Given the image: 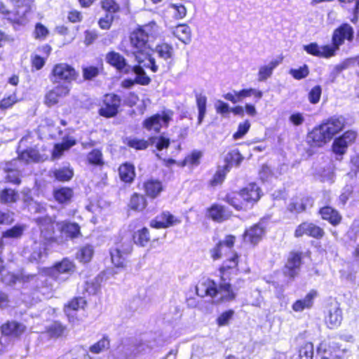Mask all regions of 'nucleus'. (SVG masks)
I'll use <instances>...</instances> for the list:
<instances>
[{"instance_id": "obj_1", "label": "nucleus", "mask_w": 359, "mask_h": 359, "mask_svg": "<svg viewBox=\"0 0 359 359\" xmlns=\"http://www.w3.org/2000/svg\"><path fill=\"white\" fill-rule=\"evenodd\" d=\"M219 273V284L217 285L214 280L208 279L202 285L205 287L204 294L202 297L215 298L219 293L220 297L215 303L222 304L233 302L236 299L238 290L233 287L230 281L233 275L238 273H249L250 267L247 259L242 260L241 255L234 251L227 257L218 268Z\"/></svg>"}, {"instance_id": "obj_2", "label": "nucleus", "mask_w": 359, "mask_h": 359, "mask_svg": "<svg viewBox=\"0 0 359 359\" xmlns=\"http://www.w3.org/2000/svg\"><path fill=\"white\" fill-rule=\"evenodd\" d=\"M346 124V118L341 115L330 116L307 133L306 142L311 148L323 147L341 132Z\"/></svg>"}, {"instance_id": "obj_3", "label": "nucleus", "mask_w": 359, "mask_h": 359, "mask_svg": "<svg viewBox=\"0 0 359 359\" xmlns=\"http://www.w3.org/2000/svg\"><path fill=\"white\" fill-rule=\"evenodd\" d=\"M158 34V26L154 21L142 25H137L129 34L131 53L139 63L143 62L142 57L147 56L151 50L150 39H154Z\"/></svg>"}, {"instance_id": "obj_4", "label": "nucleus", "mask_w": 359, "mask_h": 359, "mask_svg": "<svg viewBox=\"0 0 359 359\" xmlns=\"http://www.w3.org/2000/svg\"><path fill=\"white\" fill-rule=\"evenodd\" d=\"M261 196V188L256 182H250L238 190L226 193L223 200L236 211H247L259 201Z\"/></svg>"}, {"instance_id": "obj_5", "label": "nucleus", "mask_w": 359, "mask_h": 359, "mask_svg": "<svg viewBox=\"0 0 359 359\" xmlns=\"http://www.w3.org/2000/svg\"><path fill=\"white\" fill-rule=\"evenodd\" d=\"M15 4V8L8 11L0 0V13L4 15L13 26H22L28 21L27 15L32 11L33 0H11Z\"/></svg>"}, {"instance_id": "obj_6", "label": "nucleus", "mask_w": 359, "mask_h": 359, "mask_svg": "<svg viewBox=\"0 0 359 359\" xmlns=\"http://www.w3.org/2000/svg\"><path fill=\"white\" fill-rule=\"evenodd\" d=\"M97 114L105 118L116 117L121 111L122 99L114 93L104 94L97 104Z\"/></svg>"}, {"instance_id": "obj_7", "label": "nucleus", "mask_w": 359, "mask_h": 359, "mask_svg": "<svg viewBox=\"0 0 359 359\" xmlns=\"http://www.w3.org/2000/svg\"><path fill=\"white\" fill-rule=\"evenodd\" d=\"M79 77V72L70 64L59 62L53 65L49 74L52 83L67 85L76 81Z\"/></svg>"}, {"instance_id": "obj_8", "label": "nucleus", "mask_w": 359, "mask_h": 359, "mask_svg": "<svg viewBox=\"0 0 359 359\" xmlns=\"http://www.w3.org/2000/svg\"><path fill=\"white\" fill-rule=\"evenodd\" d=\"M173 114L171 109L163 110L161 113L154 114L144 118L142 126L149 132L159 133L163 128H167L169 126Z\"/></svg>"}, {"instance_id": "obj_9", "label": "nucleus", "mask_w": 359, "mask_h": 359, "mask_svg": "<svg viewBox=\"0 0 359 359\" xmlns=\"http://www.w3.org/2000/svg\"><path fill=\"white\" fill-rule=\"evenodd\" d=\"M305 255L309 257L311 252L307 250L306 252L304 253L295 250H291L283 268V276L290 280L294 279L299 274Z\"/></svg>"}, {"instance_id": "obj_10", "label": "nucleus", "mask_w": 359, "mask_h": 359, "mask_svg": "<svg viewBox=\"0 0 359 359\" xmlns=\"http://www.w3.org/2000/svg\"><path fill=\"white\" fill-rule=\"evenodd\" d=\"M354 38V29L348 23L344 22L334 29L330 47L336 55L337 51L340 46L344 45L345 41L351 42Z\"/></svg>"}, {"instance_id": "obj_11", "label": "nucleus", "mask_w": 359, "mask_h": 359, "mask_svg": "<svg viewBox=\"0 0 359 359\" xmlns=\"http://www.w3.org/2000/svg\"><path fill=\"white\" fill-rule=\"evenodd\" d=\"M358 137V133L354 130H347L336 137L332 144L331 150L336 155L342 156L350 145L354 144Z\"/></svg>"}, {"instance_id": "obj_12", "label": "nucleus", "mask_w": 359, "mask_h": 359, "mask_svg": "<svg viewBox=\"0 0 359 359\" xmlns=\"http://www.w3.org/2000/svg\"><path fill=\"white\" fill-rule=\"evenodd\" d=\"M325 236V231L323 227L309 221L302 222L294 231V236L296 238L307 236L316 240H321Z\"/></svg>"}, {"instance_id": "obj_13", "label": "nucleus", "mask_w": 359, "mask_h": 359, "mask_svg": "<svg viewBox=\"0 0 359 359\" xmlns=\"http://www.w3.org/2000/svg\"><path fill=\"white\" fill-rule=\"evenodd\" d=\"M133 245L128 243H119L110 249L111 261L116 268L123 269L127 266L128 257L132 253Z\"/></svg>"}, {"instance_id": "obj_14", "label": "nucleus", "mask_w": 359, "mask_h": 359, "mask_svg": "<svg viewBox=\"0 0 359 359\" xmlns=\"http://www.w3.org/2000/svg\"><path fill=\"white\" fill-rule=\"evenodd\" d=\"M266 232V227L264 222L263 221H259L246 228L242 234V238L243 241L255 247L263 240Z\"/></svg>"}, {"instance_id": "obj_15", "label": "nucleus", "mask_w": 359, "mask_h": 359, "mask_svg": "<svg viewBox=\"0 0 359 359\" xmlns=\"http://www.w3.org/2000/svg\"><path fill=\"white\" fill-rule=\"evenodd\" d=\"M342 319V311L339 303L337 302L329 303L326 306L324 316V321L327 327L330 329L338 327Z\"/></svg>"}, {"instance_id": "obj_16", "label": "nucleus", "mask_w": 359, "mask_h": 359, "mask_svg": "<svg viewBox=\"0 0 359 359\" xmlns=\"http://www.w3.org/2000/svg\"><path fill=\"white\" fill-rule=\"evenodd\" d=\"M181 223V219L168 210H163L149 222V226L155 229H164Z\"/></svg>"}, {"instance_id": "obj_17", "label": "nucleus", "mask_w": 359, "mask_h": 359, "mask_svg": "<svg viewBox=\"0 0 359 359\" xmlns=\"http://www.w3.org/2000/svg\"><path fill=\"white\" fill-rule=\"evenodd\" d=\"M148 198L137 191L133 192L126 203V210L128 213H144L148 210Z\"/></svg>"}, {"instance_id": "obj_18", "label": "nucleus", "mask_w": 359, "mask_h": 359, "mask_svg": "<svg viewBox=\"0 0 359 359\" xmlns=\"http://www.w3.org/2000/svg\"><path fill=\"white\" fill-rule=\"evenodd\" d=\"M87 306V301L83 297H74L71 298L64 306V312L69 323H74L79 320V318L73 314V312L80 309L84 310Z\"/></svg>"}, {"instance_id": "obj_19", "label": "nucleus", "mask_w": 359, "mask_h": 359, "mask_svg": "<svg viewBox=\"0 0 359 359\" xmlns=\"http://www.w3.org/2000/svg\"><path fill=\"white\" fill-rule=\"evenodd\" d=\"M142 189L144 195L149 200L153 201L158 198L165 190L163 182L158 179L149 178L142 182Z\"/></svg>"}, {"instance_id": "obj_20", "label": "nucleus", "mask_w": 359, "mask_h": 359, "mask_svg": "<svg viewBox=\"0 0 359 359\" xmlns=\"http://www.w3.org/2000/svg\"><path fill=\"white\" fill-rule=\"evenodd\" d=\"M3 336L11 339H20L26 332V326L16 320H7L0 326Z\"/></svg>"}, {"instance_id": "obj_21", "label": "nucleus", "mask_w": 359, "mask_h": 359, "mask_svg": "<svg viewBox=\"0 0 359 359\" xmlns=\"http://www.w3.org/2000/svg\"><path fill=\"white\" fill-rule=\"evenodd\" d=\"M74 263L69 258H63L49 268H46V274L52 279H55L58 276L73 272L75 270Z\"/></svg>"}, {"instance_id": "obj_22", "label": "nucleus", "mask_w": 359, "mask_h": 359, "mask_svg": "<svg viewBox=\"0 0 359 359\" xmlns=\"http://www.w3.org/2000/svg\"><path fill=\"white\" fill-rule=\"evenodd\" d=\"M131 239L135 245L138 247L144 248L150 245L152 248L155 243L158 244L159 238L151 239L150 231L147 226H142L140 229L134 231Z\"/></svg>"}, {"instance_id": "obj_23", "label": "nucleus", "mask_w": 359, "mask_h": 359, "mask_svg": "<svg viewBox=\"0 0 359 359\" xmlns=\"http://www.w3.org/2000/svg\"><path fill=\"white\" fill-rule=\"evenodd\" d=\"M205 216L208 219L215 222L222 223L227 220L230 217V212L226 207L223 205L214 203L211 204L205 210Z\"/></svg>"}, {"instance_id": "obj_24", "label": "nucleus", "mask_w": 359, "mask_h": 359, "mask_svg": "<svg viewBox=\"0 0 359 359\" xmlns=\"http://www.w3.org/2000/svg\"><path fill=\"white\" fill-rule=\"evenodd\" d=\"M105 60L118 72L128 74L130 67L128 65L127 60L123 55L115 50L109 51L105 55Z\"/></svg>"}, {"instance_id": "obj_25", "label": "nucleus", "mask_w": 359, "mask_h": 359, "mask_svg": "<svg viewBox=\"0 0 359 359\" xmlns=\"http://www.w3.org/2000/svg\"><path fill=\"white\" fill-rule=\"evenodd\" d=\"M18 158H13L5 163L4 171L6 174L5 181L14 185H20L22 182V173L18 165Z\"/></svg>"}, {"instance_id": "obj_26", "label": "nucleus", "mask_w": 359, "mask_h": 359, "mask_svg": "<svg viewBox=\"0 0 359 359\" xmlns=\"http://www.w3.org/2000/svg\"><path fill=\"white\" fill-rule=\"evenodd\" d=\"M236 242V236L233 234L225 235L223 240H219L215 246L210 249V253L211 258L214 260H218L223 255V248L231 250L234 248Z\"/></svg>"}, {"instance_id": "obj_27", "label": "nucleus", "mask_w": 359, "mask_h": 359, "mask_svg": "<svg viewBox=\"0 0 359 359\" xmlns=\"http://www.w3.org/2000/svg\"><path fill=\"white\" fill-rule=\"evenodd\" d=\"M253 95L255 98L259 100L263 96L262 91L259 90H256L255 88H243L239 91H234L232 93H227L223 95V97L232 102L233 104H236L237 102H241L243 99L250 97Z\"/></svg>"}, {"instance_id": "obj_28", "label": "nucleus", "mask_w": 359, "mask_h": 359, "mask_svg": "<svg viewBox=\"0 0 359 359\" xmlns=\"http://www.w3.org/2000/svg\"><path fill=\"white\" fill-rule=\"evenodd\" d=\"M303 48L307 54L319 58H330L335 56L330 44L319 46L316 42H312L304 45Z\"/></svg>"}, {"instance_id": "obj_29", "label": "nucleus", "mask_w": 359, "mask_h": 359, "mask_svg": "<svg viewBox=\"0 0 359 359\" xmlns=\"http://www.w3.org/2000/svg\"><path fill=\"white\" fill-rule=\"evenodd\" d=\"M69 92L70 88L67 85L57 84L46 93V105L57 104L62 98L68 95Z\"/></svg>"}, {"instance_id": "obj_30", "label": "nucleus", "mask_w": 359, "mask_h": 359, "mask_svg": "<svg viewBox=\"0 0 359 359\" xmlns=\"http://www.w3.org/2000/svg\"><path fill=\"white\" fill-rule=\"evenodd\" d=\"M318 215L323 220L328 222L331 225L336 226L342 220V216L335 208L330 205H325L318 209Z\"/></svg>"}, {"instance_id": "obj_31", "label": "nucleus", "mask_w": 359, "mask_h": 359, "mask_svg": "<svg viewBox=\"0 0 359 359\" xmlns=\"http://www.w3.org/2000/svg\"><path fill=\"white\" fill-rule=\"evenodd\" d=\"M74 196V189L70 187H60L53 190L54 200L60 205L69 204L72 203Z\"/></svg>"}, {"instance_id": "obj_32", "label": "nucleus", "mask_w": 359, "mask_h": 359, "mask_svg": "<svg viewBox=\"0 0 359 359\" xmlns=\"http://www.w3.org/2000/svg\"><path fill=\"white\" fill-rule=\"evenodd\" d=\"M120 180L126 184H131L135 179L136 172L134 164L130 162H124L118 168Z\"/></svg>"}, {"instance_id": "obj_33", "label": "nucleus", "mask_w": 359, "mask_h": 359, "mask_svg": "<svg viewBox=\"0 0 359 359\" xmlns=\"http://www.w3.org/2000/svg\"><path fill=\"white\" fill-rule=\"evenodd\" d=\"M74 175V169L69 166H63L51 169L48 176L56 182H66L70 181Z\"/></svg>"}, {"instance_id": "obj_34", "label": "nucleus", "mask_w": 359, "mask_h": 359, "mask_svg": "<svg viewBox=\"0 0 359 359\" xmlns=\"http://www.w3.org/2000/svg\"><path fill=\"white\" fill-rule=\"evenodd\" d=\"M62 222L46 216V241H56L61 235Z\"/></svg>"}, {"instance_id": "obj_35", "label": "nucleus", "mask_w": 359, "mask_h": 359, "mask_svg": "<svg viewBox=\"0 0 359 359\" xmlns=\"http://www.w3.org/2000/svg\"><path fill=\"white\" fill-rule=\"evenodd\" d=\"M18 161L26 163H38L41 161L42 156L36 147H29L20 152L15 158Z\"/></svg>"}, {"instance_id": "obj_36", "label": "nucleus", "mask_w": 359, "mask_h": 359, "mask_svg": "<svg viewBox=\"0 0 359 359\" xmlns=\"http://www.w3.org/2000/svg\"><path fill=\"white\" fill-rule=\"evenodd\" d=\"M67 326L60 321H53L46 327V334L49 339H57L65 337Z\"/></svg>"}, {"instance_id": "obj_37", "label": "nucleus", "mask_w": 359, "mask_h": 359, "mask_svg": "<svg viewBox=\"0 0 359 359\" xmlns=\"http://www.w3.org/2000/svg\"><path fill=\"white\" fill-rule=\"evenodd\" d=\"M317 294L316 290H310L304 299H297L292 304V310L295 312H300L304 309H311L313 304V299Z\"/></svg>"}, {"instance_id": "obj_38", "label": "nucleus", "mask_w": 359, "mask_h": 359, "mask_svg": "<svg viewBox=\"0 0 359 359\" xmlns=\"http://www.w3.org/2000/svg\"><path fill=\"white\" fill-rule=\"evenodd\" d=\"M61 236L65 235L67 238L74 240L82 236L81 226L76 222L62 221Z\"/></svg>"}, {"instance_id": "obj_39", "label": "nucleus", "mask_w": 359, "mask_h": 359, "mask_svg": "<svg viewBox=\"0 0 359 359\" xmlns=\"http://www.w3.org/2000/svg\"><path fill=\"white\" fill-rule=\"evenodd\" d=\"M203 156V153L201 150L194 149L188 154L182 161H179L178 166L184 168L189 166L190 168H195L200 165L201 159Z\"/></svg>"}, {"instance_id": "obj_40", "label": "nucleus", "mask_w": 359, "mask_h": 359, "mask_svg": "<svg viewBox=\"0 0 359 359\" xmlns=\"http://www.w3.org/2000/svg\"><path fill=\"white\" fill-rule=\"evenodd\" d=\"M76 144L75 139L66 137L60 143L55 144L51 153L53 159L60 158L65 151H68Z\"/></svg>"}, {"instance_id": "obj_41", "label": "nucleus", "mask_w": 359, "mask_h": 359, "mask_svg": "<svg viewBox=\"0 0 359 359\" xmlns=\"http://www.w3.org/2000/svg\"><path fill=\"white\" fill-rule=\"evenodd\" d=\"M156 52L159 57L164 60H172L175 58V50L174 46L165 41H162L156 46Z\"/></svg>"}, {"instance_id": "obj_42", "label": "nucleus", "mask_w": 359, "mask_h": 359, "mask_svg": "<svg viewBox=\"0 0 359 359\" xmlns=\"http://www.w3.org/2000/svg\"><path fill=\"white\" fill-rule=\"evenodd\" d=\"M282 61L283 57H280L271 60L268 65L260 67L258 72V81H263L269 78L272 75L273 69L276 68Z\"/></svg>"}, {"instance_id": "obj_43", "label": "nucleus", "mask_w": 359, "mask_h": 359, "mask_svg": "<svg viewBox=\"0 0 359 359\" xmlns=\"http://www.w3.org/2000/svg\"><path fill=\"white\" fill-rule=\"evenodd\" d=\"M243 159L244 157L238 149H231L225 156V165L223 167L229 170L233 166H239Z\"/></svg>"}, {"instance_id": "obj_44", "label": "nucleus", "mask_w": 359, "mask_h": 359, "mask_svg": "<svg viewBox=\"0 0 359 359\" xmlns=\"http://www.w3.org/2000/svg\"><path fill=\"white\" fill-rule=\"evenodd\" d=\"M308 197L292 200L287 205V210L293 214H300L306 211L310 202Z\"/></svg>"}, {"instance_id": "obj_45", "label": "nucleus", "mask_w": 359, "mask_h": 359, "mask_svg": "<svg viewBox=\"0 0 359 359\" xmlns=\"http://www.w3.org/2000/svg\"><path fill=\"white\" fill-rule=\"evenodd\" d=\"M83 79L85 81H93L97 78L103 71V65H86L81 68Z\"/></svg>"}, {"instance_id": "obj_46", "label": "nucleus", "mask_w": 359, "mask_h": 359, "mask_svg": "<svg viewBox=\"0 0 359 359\" xmlns=\"http://www.w3.org/2000/svg\"><path fill=\"white\" fill-rule=\"evenodd\" d=\"M94 255V249L92 245L86 244L81 246L76 254V258L83 264L90 262Z\"/></svg>"}, {"instance_id": "obj_47", "label": "nucleus", "mask_w": 359, "mask_h": 359, "mask_svg": "<svg viewBox=\"0 0 359 359\" xmlns=\"http://www.w3.org/2000/svg\"><path fill=\"white\" fill-rule=\"evenodd\" d=\"M142 63L137 62L132 67V71L136 74V83L141 86H147L151 83V79L147 75L144 68L141 66Z\"/></svg>"}, {"instance_id": "obj_48", "label": "nucleus", "mask_w": 359, "mask_h": 359, "mask_svg": "<svg viewBox=\"0 0 359 359\" xmlns=\"http://www.w3.org/2000/svg\"><path fill=\"white\" fill-rule=\"evenodd\" d=\"M173 33L180 41L184 43L191 41V29L186 24H180L176 26Z\"/></svg>"}, {"instance_id": "obj_49", "label": "nucleus", "mask_w": 359, "mask_h": 359, "mask_svg": "<svg viewBox=\"0 0 359 359\" xmlns=\"http://www.w3.org/2000/svg\"><path fill=\"white\" fill-rule=\"evenodd\" d=\"M86 161L89 165L102 167L104 165L103 154L100 149H93L88 154Z\"/></svg>"}, {"instance_id": "obj_50", "label": "nucleus", "mask_w": 359, "mask_h": 359, "mask_svg": "<svg viewBox=\"0 0 359 359\" xmlns=\"http://www.w3.org/2000/svg\"><path fill=\"white\" fill-rule=\"evenodd\" d=\"M25 224H16L2 232L1 238H20L25 231Z\"/></svg>"}, {"instance_id": "obj_51", "label": "nucleus", "mask_w": 359, "mask_h": 359, "mask_svg": "<svg viewBox=\"0 0 359 359\" xmlns=\"http://www.w3.org/2000/svg\"><path fill=\"white\" fill-rule=\"evenodd\" d=\"M19 198L18 192L11 188H4L0 191V201L2 203H13Z\"/></svg>"}, {"instance_id": "obj_52", "label": "nucleus", "mask_w": 359, "mask_h": 359, "mask_svg": "<svg viewBox=\"0 0 359 359\" xmlns=\"http://www.w3.org/2000/svg\"><path fill=\"white\" fill-rule=\"evenodd\" d=\"M110 339L107 335H104L100 340L89 347V351L94 354H99L109 349Z\"/></svg>"}, {"instance_id": "obj_53", "label": "nucleus", "mask_w": 359, "mask_h": 359, "mask_svg": "<svg viewBox=\"0 0 359 359\" xmlns=\"http://www.w3.org/2000/svg\"><path fill=\"white\" fill-rule=\"evenodd\" d=\"M20 99L18 97L17 90L13 92L12 94L4 97L0 100V109L6 111L12 108L15 104L19 102Z\"/></svg>"}, {"instance_id": "obj_54", "label": "nucleus", "mask_w": 359, "mask_h": 359, "mask_svg": "<svg viewBox=\"0 0 359 359\" xmlns=\"http://www.w3.org/2000/svg\"><path fill=\"white\" fill-rule=\"evenodd\" d=\"M196 102L198 110V123L201 124L206 114L207 97L201 94L196 95Z\"/></svg>"}, {"instance_id": "obj_55", "label": "nucleus", "mask_w": 359, "mask_h": 359, "mask_svg": "<svg viewBox=\"0 0 359 359\" xmlns=\"http://www.w3.org/2000/svg\"><path fill=\"white\" fill-rule=\"evenodd\" d=\"M100 4L107 14L114 15L121 11V6L116 0H101Z\"/></svg>"}, {"instance_id": "obj_56", "label": "nucleus", "mask_w": 359, "mask_h": 359, "mask_svg": "<svg viewBox=\"0 0 359 359\" xmlns=\"http://www.w3.org/2000/svg\"><path fill=\"white\" fill-rule=\"evenodd\" d=\"M228 171V169H226L224 167L217 169L209 180V186L215 187L221 185L224 182Z\"/></svg>"}, {"instance_id": "obj_57", "label": "nucleus", "mask_w": 359, "mask_h": 359, "mask_svg": "<svg viewBox=\"0 0 359 359\" xmlns=\"http://www.w3.org/2000/svg\"><path fill=\"white\" fill-rule=\"evenodd\" d=\"M234 313L235 312L233 309H228L223 311L216 319L217 325L219 327H223L229 325V321L233 318Z\"/></svg>"}, {"instance_id": "obj_58", "label": "nucleus", "mask_w": 359, "mask_h": 359, "mask_svg": "<svg viewBox=\"0 0 359 359\" xmlns=\"http://www.w3.org/2000/svg\"><path fill=\"white\" fill-rule=\"evenodd\" d=\"M251 124L248 120H245L238 124L237 130L233 134V140H239L243 138L249 131Z\"/></svg>"}, {"instance_id": "obj_59", "label": "nucleus", "mask_w": 359, "mask_h": 359, "mask_svg": "<svg viewBox=\"0 0 359 359\" xmlns=\"http://www.w3.org/2000/svg\"><path fill=\"white\" fill-rule=\"evenodd\" d=\"M289 73L294 79L301 80L309 76V69L305 64L297 69H290Z\"/></svg>"}, {"instance_id": "obj_60", "label": "nucleus", "mask_w": 359, "mask_h": 359, "mask_svg": "<svg viewBox=\"0 0 359 359\" xmlns=\"http://www.w3.org/2000/svg\"><path fill=\"white\" fill-rule=\"evenodd\" d=\"M126 144L128 147L136 150H144L148 148L149 142L144 139L133 138L128 140Z\"/></svg>"}, {"instance_id": "obj_61", "label": "nucleus", "mask_w": 359, "mask_h": 359, "mask_svg": "<svg viewBox=\"0 0 359 359\" xmlns=\"http://www.w3.org/2000/svg\"><path fill=\"white\" fill-rule=\"evenodd\" d=\"M322 95V87L316 85L311 88L308 93V99L311 104H316L320 102Z\"/></svg>"}, {"instance_id": "obj_62", "label": "nucleus", "mask_w": 359, "mask_h": 359, "mask_svg": "<svg viewBox=\"0 0 359 359\" xmlns=\"http://www.w3.org/2000/svg\"><path fill=\"white\" fill-rule=\"evenodd\" d=\"M169 7L174 10L173 16L177 20L183 19L187 15V8L181 4H170Z\"/></svg>"}, {"instance_id": "obj_63", "label": "nucleus", "mask_w": 359, "mask_h": 359, "mask_svg": "<svg viewBox=\"0 0 359 359\" xmlns=\"http://www.w3.org/2000/svg\"><path fill=\"white\" fill-rule=\"evenodd\" d=\"M157 140L156 147L158 150L161 151L164 149H168L170 144V140L168 137L160 135L158 137H150L149 140L153 142L154 140Z\"/></svg>"}, {"instance_id": "obj_64", "label": "nucleus", "mask_w": 359, "mask_h": 359, "mask_svg": "<svg viewBox=\"0 0 359 359\" xmlns=\"http://www.w3.org/2000/svg\"><path fill=\"white\" fill-rule=\"evenodd\" d=\"M114 20V15L105 13L104 16L98 20V25L102 29H109Z\"/></svg>"}]
</instances>
